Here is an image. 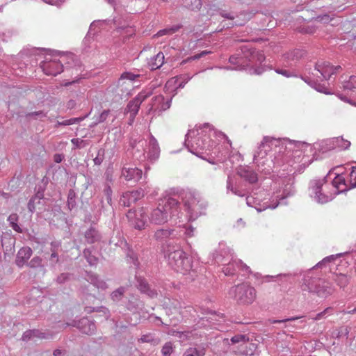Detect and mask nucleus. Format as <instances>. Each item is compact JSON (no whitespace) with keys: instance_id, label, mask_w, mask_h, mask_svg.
Segmentation results:
<instances>
[{"instance_id":"nucleus-32","label":"nucleus","mask_w":356,"mask_h":356,"mask_svg":"<svg viewBox=\"0 0 356 356\" xmlns=\"http://www.w3.org/2000/svg\"><path fill=\"white\" fill-rule=\"evenodd\" d=\"M275 138H270L269 136H264L262 141L259 145V148H263L265 152L268 154V152L271 149V145L274 142Z\"/></svg>"},{"instance_id":"nucleus-5","label":"nucleus","mask_w":356,"mask_h":356,"mask_svg":"<svg viewBox=\"0 0 356 356\" xmlns=\"http://www.w3.org/2000/svg\"><path fill=\"white\" fill-rule=\"evenodd\" d=\"M229 294L241 305H251L257 297L255 289L248 283L232 286Z\"/></svg>"},{"instance_id":"nucleus-58","label":"nucleus","mask_w":356,"mask_h":356,"mask_svg":"<svg viewBox=\"0 0 356 356\" xmlns=\"http://www.w3.org/2000/svg\"><path fill=\"white\" fill-rule=\"evenodd\" d=\"M333 184L337 188H339V184H344L346 185V181L345 179L339 175H337L334 179L333 180Z\"/></svg>"},{"instance_id":"nucleus-13","label":"nucleus","mask_w":356,"mask_h":356,"mask_svg":"<svg viewBox=\"0 0 356 356\" xmlns=\"http://www.w3.org/2000/svg\"><path fill=\"white\" fill-rule=\"evenodd\" d=\"M40 67L47 75L56 76L63 71V65L61 61L44 60L40 63Z\"/></svg>"},{"instance_id":"nucleus-49","label":"nucleus","mask_w":356,"mask_h":356,"mask_svg":"<svg viewBox=\"0 0 356 356\" xmlns=\"http://www.w3.org/2000/svg\"><path fill=\"white\" fill-rule=\"evenodd\" d=\"M138 77H140V74H135L130 72H125L121 74L119 81L124 79L134 81Z\"/></svg>"},{"instance_id":"nucleus-42","label":"nucleus","mask_w":356,"mask_h":356,"mask_svg":"<svg viewBox=\"0 0 356 356\" xmlns=\"http://www.w3.org/2000/svg\"><path fill=\"white\" fill-rule=\"evenodd\" d=\"M71 143L74 145V149H81L89 144L88 140H84L81 138H72Z\"/></svg>"},{"instance_id":"nucleus-28","label":"nucleus","mask_w":356,"mask_h":356,"mask_svg":"<svg viewBox=\"0 0 356 356\" xmlns=\"http://www.w3.org/2000/svg\"><path fill=\"white\" fill-rule=\"evenodd\" d=\"M229 61L231 64L236 65V70H241L245 69V64L242 54H238V56H231L229 58Z\"/></svg>"},{"instance_id":"nucleus-23","label":"nucleus","mask_w":356,"mask_h":356,"mask_svg":"<svg viewBox=\"0 0 356 356\" xmlns=\"http://www.w3.org/2000/svg\"><path fill=\"white\" fill-rule=\"evenodd\" d=\"M238 175L248 181L250 184H254L257 181V174L248 168H241L238 171Z\"/></svg>"},{"instance_id":"nucleus-36","label":"nucleus","mask_w":356,"mask_h":356,"mask_svg":"<svg viewBox=\"0 0 356 356\" xmlns=\"http://www.w3.org/2000/svg\"><path fill=\"white\" fill-rule=\"evenodd\" d=\"M343 88L346 90H353L356 89V76H350L348 81L343 82Z\"/></svg>"},{"instance_id":"nucleus-54","label":"nucleus","mask_w":356,"mask_h":356,"mask_svg":"<svg viewBox=\"0 0 356 356\" xmlns=\"http://www.w3.org/2000/svg\"><path fill=\"white\" fill-rule=\"evenodd\" d=\"M149 97V95H146L143 92L138 93L134 99L136 102V104H140Z\"/></svg>"},{"instance_id":"nucleus-16","label":"nucleus","mask_w":356,"mask_h":356,"mask_svg":"<svg viewBox=\"0 0 356 356\" xmlns=\"http://www.w3.org/2000/svg\"><path fill=\"white\" fill-rule=\"evenodd\" d=\"M136 279L137 288L142 293L146 294L151 298H154L157 296L156 290L152 289L145 278L136 277Z\"/></svg>"},{"instance_id":"nucleus-34","label":"nucleus","mask_w":356,"mask_h":356,"mask_svg":"<svg viewBox=\"0 0 356 356\" xmlns=\"http://www.w3.org/2000/svg\"><path fill=\"white\" fill-rule=\"evenodd\" d=\"M342 254H337L335 255H330L325 257L322 261L318 262L314 268H323L327 264L334 261L337 257H341Z\"/></svg>"},{"instance_id":"nucleus-37","label":"nucleus","mask_w":356,"mask_h":356,"mask_svg":"<svg viewBox=\"0 0 356 356\" xmlns=\"http://www.w3.org/2000/svg\"><path fill=\"white\" fill-rule=\"evenodd\" d=\"M127 258L129 263L133 264L136 268L139 266V261L136 254L132 250H128Z\"/></svg>"},{"instance_id":"nucleus-44","label":"nucleus","mask_w":356,"mask_h":356,"mask_svg":"<svg viewBox=\"0 0 356 356\" xmlns=\"http://www.w3.org/2000/svg\"><path fill=\"white\" fill-rule=\"evenodd\" d=\"M187 6L191 10H200L202 7L201 0H186Z\"/></svg>"},{"instance_id":"nucleus-29","label":"nucleus","mask_w":356,"mask_h":356,"mask_svg":"<svg viewBox=\"0 0 356 356\" xmlns=\"http://www.w3.org/2000/svg\"><path fill=\"white\" fill-rule=\"evenodd\" d=\"M332 144L334 148L338 147L341 149H346L350 147V142L342 137H337L332 139Z\"/></svg>"},{"instance_id":"nucleus-21","label":"nucleus","mask_w":356,"mask_h":356,"mask_svg":"<svg viewBox=\"0 0 356 356\" xmlns=\"http://www.w3.org/2000/svg\"><path fill=\"white\" fill-rule=\"evenodd\" d=\"M86 280L99 289L106 290L108 288L106 282L93 273H87Z\"/></svg>"},{"instance_id":"nucleus-64","label":"nucleus","mask_w":356,"mask_h":356,"mask_svg":"<svg viewBox=\"0 0 356 356\" xmlns=\"http://www.w3.org/2000/svg\"><path fill=\"white\" fill-rule=\"evenodd\" d=\"M65 156L63 154H55L54 155V161L56 163H60L64 159Z\"/></svg>"},{"instance_id":"nucleus-17","label":"nucleus","mask_w":356,"mask_h":356,"mask_svg":"<svg viewBox=\"0 0 356 356\" xmlns=\"http://www.w3.org/2000/svg\"><path fill=\"white\" fill-rule=\"evenodd\" d=\"M314 68L322 75L324 79H330L332 72V65L327 61H318L315 64Z\"/></svg>"},{"instance_id":"nucleus-59","label":"nucleus","mask_w":356,"mask_h":356,"mask_svg":"<svg viewBox=\"0 0 356 356\" xmlns=\"http://www.w3.org/2000/svg\"><path fill=\"white\" fill-rule=\"evenodd\" d=\"M314 89H316L318 92H323V93H325V94H327V95L331 94L330 92L327 91V90L325 88V86L324 85L321 84V83H317V84L315 86Z\"/></svg>"},{"instance_id":"nucleus-52","label":"nucleus","mask_w":356,"mask_h":356,"mask_svg":"<svg viewBox=\"0 0 356 356\" xmlns=\"http://www.w3.org/2000/svg\"><path fill=\"white\" fill-rule=\"evenodd\" d=\"M109 113H110L109 109L103 111V112L99 116L97 117L95 124H97L99 123L104 122L107 119Z\"/></svg>"},{"instance_id":"nucleus-39","label":"nucleus","mask_w":356,"mask_h":356,"mask_svg":"<svg viewBox=\"0 0 356 356\" xmlns=\"http://www.w3.org/2000/svg\"><path fill=\"white\" fill-rule=\"evenodd\" d=\"M104 195L105 196L107 204L110 206L112 204V194L113 191L111 186L108 184H106L104 189Z\"/></svg>"},{"instance_id":"nucleus-9","label":"nucleus","mask_w":356,"mask_h":356,"mask_svg":"<svg viewBox=\"0 0 356 356\" xmlns=\"http://www.w3.org/2000/svg\"><path fill=\"white\" fill-rule=\"evenodd\" d=\"M241 51L243 57L245 67L250 65L261 63L265 60L263 52L256 50L250 44L241 46Z\"/></svg>"},{"instance_id":"nucleus-19","label":"nucleus","mask_w":356,"mask_h":356,"mask_svg":"<svg viewBox=\"0 0 356 356\" xmlns=\"http://www.w3.org/2000/svg\"><path fill=\"white\" fill-rule=\"evenodd\" d=\"M84 238L87 243L93 244L101 241L102 234L95 227L90 226L85 232Z\"/></svg>"},{"instance_id":"nucleus-26","label":"nucleus","mask_w":356,"mask_h":356,"mask_svg":"<svg viewBox=\"0 0 356 356\" xmlns=\"http://www.w3.org/2000/svg\"><path fill=\"white\" fill-rule=\"evenodd\" d=\"M332 280L340 288H345L349 284L350 277L343 273L334 274L332 277Z\"/></svg>"},{"instance_id":"nucleus-38","label":"nucleus","mask_w":356,"mask_h":356,"mask_svg":"<svg viewBox=\"0 0 356 356\" xmlns=\"http://www.w3.org/2000/svg\"><path fill=\"white\" fill-rule=\"evenodd\" d=\"M72 274L70 273H60L56 279V282L59 284H63L69 282L72 278Z\"/></svg>"},{"instance_id":"nucleus-57","label":"nucleus","mask_w":356,"mask_h":356,"mask_svg":"<svg viewBox=\"0 0 356 356\" xmlns=\"http://www.w3.org/2000/svg\"><path fill=\"white\" fill-rule=\"evenodd\" d=\"M275 72L277 74H282V75H283V76H284L286 77H291V76H296L293 72H291L290 71H289L287 70L276 69Z\"/></svg>"},{"instance_id":"nucleus-43","label":"nucleus","mask_w":356,"mask_h":356,"mask_svg":"<svg viewBox=\"0 0 356 356\" xmlns=\"http://www.w3.org/2000/svg\"><path fill=\"white\" fill-rule=\"evenodd\" d=\"M104 156H105V149L103 148H100L97 151L96 157L93 159L95 165H100L104 159Z\"/></svg>"},{"instance_id":"nucleus-24","label":"nucleus","mask_w":356,"mask_h":356,"mask_svg":"<svg viewBox=\"0 0 356 356\" xmlns=\"http://www.w3.org/2000/svg\"><path fill=\"white\" fill-rule=\"evenodd\" d=\"M246 203L248 206L254 207L258 212H261L270 207V204L268 202L261 204L255 197L252 196H248L246 197Z\"/></svg>"},{"instance_id":"nucleus-3","label":"nucleus","mask_w":356,"mask_h":356,"mask_svg":"<svg viewBox=\"0 0 356 356\" xmlns=\"http://www.w3.org/2000/svg\"><path fill=\"white\" fill-rule=\"evenodd\" d=\"M301 289L303 291L316 294L319 298H326L330 296L334 289L332 284L323 278L310 276L309 274L304 276Z\"/></svg>"},{"instance_id":"nucleus-18","label":"nucleus","mask_w":356,"mask_h":356,"mask_svg":"<svg viewBox=\"0 0 356 356\" xmlns=\"http://www.w3.org/2000/svg\"><path fill=\"white\" fill-rule=\"evenodd\" d=\"M171 100L165 101V98L163 95H158L152 99V106L149 109V111L153 108L155 111L159 110V111H163L168 109L170 107Z\"/></svg>"},{"instance_id":"nucleus-8","label":"nucleus","mask_w":356,"mask_h":356,"mask_svg":"<svg viewBox=\"0 0 356 356\" xmlns=\"http://www.w3.org/2000/svg\"><path fill=\"white\" fill-rule=\"evenodd\" d=\"M154 238L161 245L163 252L177 245L178 232L175 229L159 228L154 234Z\"/></svg>"},{"instance_id":"nucleus-46","label":"nucleus","mask_w":356,"mask_h":356,"mask_svg":"<svg viewBox=\"0 0 356 356\" xmlns=\"http://www.w3.org/2000/svg\"><path fill=\"white\" fill-rule=\"evenodd\" d=\"M119 233L117 234L116 236H112L109 240V244L113 245L114 246H122L123 245H127L126 241L123 238H118V235Z\"/></svg>"},{"instance_id":"nucleus-20","label":"nucleus","mask_w":356,"mask_h":356,"mask_svg":"<svg viewBox=\"0 0 356 356\" xmlns=\"http://www.w3.org/2000/svg\"><path fill=\"white\" fill-rule=\"evenodd\" d=\"M159 154L160 148L158 142L154 137L151 136L149 141L148 159L154 162L159 157Z\"/></svg>"},{"instance_id":"nucleus-61","label":"nucleus","mask_w":356,"mask_h":356,"mask_svg":"<svg viewBox=\"0 0 356 356\" xmlns=\"http://www.w3.org/2000/svg\"><path fill=\"white\" fill-rule=\"evenodd\" d=\"M67 354V350L65 349L57 348L53 351V356H65Z\"/></svg>"},{"instance_id":"nucleus-56","label":"nucleus","mask_w":356,"mask_h":356,"mask_svg":"<svg viewBox=\"0 0 356 356\" xmlns=\"http://www.w3.org/2000/svg\"><path fill=\"white\" fill-rule=\"evenodd\" d=\"M305 51L302 50V49H295L293 52H292V58L293 59H300L304 55H305Z\"/></svg>"},{"instance_id":"nucleus-45","label":"nucleus","mask_w":356,"mask_h":356,"mask_svg":"<svg viewBox=\"0 0 356 356\" xmlns=\"http://www.w3.org/2000/svg\"><path fill=\"white\" fill-rule=\"evenodd\" d=\"M17 216L16 214H11L8 217V220L9 221L11 227L13 228L14 230H15L17 232H21V228L16 223L17 221Z\"/></svg>"},{"instance_id":"nucleus-15","label":"nucleus","mask_w":356,"mask_h":356,"mask_svg":"<svg viewBox=\"0 0 356 356\" xmlns=\"http://www.w3.org/2000/svg\"><path fill=\"white\" fill-rule=\"evenodd\" d=\"M142 170L138 168L123 167L122 170V177L133 183L138 182L142 178Z\"/></svg>"},{"instance_id":"nucleus-53","label":"nucleus","mask_w":356,"mask_h":356,"mask_svg":"<svg viewBox=\"0 0 356 356\" xmlns=\"http://www.w3.org/2000/svg\"><path fill=\"white\" fill-rule=\"evenodd\" d=\"M350 184L351 188L356 187V166L352 168L350 173Z\"/></svg>"},{"instance_id":"nucleus-55","label":"nucleus","mask_w":356,"mask_h":356,"mask_svg":"<svg viewBox=\"0 0 356 356\" xmlns=\"http://www.w3.org/2000/svg\"><path fill=\"white\" fill-rule=\"evenodd\" d=\"M236 264L238 269L241 270L242 271H245L247 273H250L251 271L249 266H248L245 264H243L241 260H237V261H236Z\"/></svg>"},{"instance_id":"nucleus-35","label":"nucleus","mask_w":356,"mask_h":356,"mask_svg":"<svg viewBox=\"0 0 356 356\" xmlns=\"http://www.w3.org/2000/svg\"><path fill=\"white\" fill-rule=\"evenodd\" d=\"M204 355L205 350L204 348H189L185 351L183 356H204Z\"/></svg>"},{"instance_id":"nucleus-4","label":"nucleus","mask_w":356,"mask_h":356,"mask_svg":"<svg viewBox=\"0 0 356 356\" xmlns=\"http://www.w3.org/2000/svg\"><path fill=\"white\" fill-rule=\"evenodd\" d=\"M182 200L191 218L196 219L205 213L207 204L198 194L191 191L186 192L183 194Z\"/></svg>"},{"instance_id":"nucleus-41","label":"nucleus","mask_w":356,"mask_h":356,"mask_svg":"<svg viewBox=\"0 0 356 356\" xmlns=\"http://www.w3.org/2000/svg\"><path fill=\"white\" fill-rule=\"evenodd\" d=\"M173 343L170 341L166 342L162 349H161V353L163 356H170L171 353L173 351Z\"/></svg>"},{"instance_id":"nucleus-33","label":"nucleus","mask_w":356,"mask_h":356,"mask_svg":"<svg viewBox=\"0 0 356 356\" xmlns=\"http://www.w3.org/2000/svg\"><path fill=\"white\" fill-rule=\"evenodd\" d=\"M181 27V25H174L170 28H166L162 30H160L157 32V33L155 35L158 37L163 36L164 35H171L172 33H175V32L178 31L179 29Z\"/></svg>"},{"instance_id":"nucleus-62","label":"nucleus","mask_w":356,"mask_h":356,"mask_svg":"<svg viewBox=\"0 0 356 356\" xmlns=\"http://www.w3.org/2000/svg\"><path fill=\"white\" fill-rule=\"evenodd\" d=\"M50 246L51 252H57V250L61 246V243L60 241L51 242Z\"/></svg>"},{"instance_id":"nucleus-6","label":"nucleus","mask_w":356,"mask_h":356,"mask_svg":"<svg viewBox=\"0 0 356 356\" xmlns=\"http://www.w3.org/2000/svg\"><path fill=\"white\" fill-rule=\"evenodd\" d=\"M185 140V145L193 154L205 159L204 155H209L212 149L213 142L208 136H199L193 140H189L188 134Z\"/></svg>"},{"instance_id":"nucleus-25","label":"nucleus","mask_w":356,"mask_h":356,"mask_svg":"<svg viewBox=\"0 0 356 356\" xmlns=\"http://www.w3.org/2000/svg\"><path fill=\"white\" fill-rule=\"evenodd\" d=\"M164 63V55L162 52H159L156 56L151 58L148 63L152 70L160 68Z\"/></svg>"},{"instance_id":"nucleus-1","label":"nucleus","mask_w":356,"mask_h":356,"mask_svg":"<svg viewBox=\"0 0 356 356\" xmlns=\"http://www.w3.org/2000/svg\"><path fill=\"white\" fill-rule=\"evenodd\" d=\"M179 201L173 197L161 200L158 207L150 213V222L154 225H163L169 220L179 218L180 213Z\"/></svg>"},{"instance_id":"nucleus-50","label":"nucleus","mask_w":356,"mask_h":356,"mask_svg":"<svg viewBox=\"0 0 356 356\" xmlns=\"http://www.w3.org/2000/svg\"><path fill=\"white\" fill-rule=\"evenodd\" d=\"M45 116L46 113L42 111L28 113L27 114H26V118H33L35 120L38 118H44Z\"/></svg>"},{"instance_id":"nucleus-22","label":"nucleus","mask_w":356,"mask_h":356,"mask_svg":"<svg viewBox=\"0 0 356 356\" xmlns=\"http://www.w3.org/2000/svg\"><path fill=\"white\" fill-rule=\"evenodd\" d=\"M216 259L217 260L218 262H221L222 264V272L225 275H233L235 274L236 269H238L237 266L236 264V261H237V260H232L231 261H229L228 264H224L223 257L217 256Z\"/></svg>"},{"instance_id":"nucleus-30","label":"nucleus","mask_w":356,"mask_h":356,"mask_svg":"<svg viewBox=\"0 0 356 356\" xmlns=\"http://www.w3.org/2000/svg\"><path fill=\"white\" fill-rule=\"evenodd\" d=\"M127 291V288L124 286H120L111 293V298L114 302L120 301L124 297V293Z\"/></svg>"},{"instance_id":"nucleus-47","label":"nucleus","mask_w":356,"mask_h":356,"mask_svg":"<svg viewBox=\"0 0 356 356\" xmlns=\"http://www.w3.org/2000/svg\"><path fill=\"white\" fill-rule=\"evenodd\" d=\"M41 258L40 257H35L27 264V266L33 268H41Z\"/></svg>"},{"instance_id":"nucleus-14","label":"nucleus","mask_w":356,"mask_h":356,"mask_svg":"<svg viewBox=\"0 0 356 356\" xmlns=\"http://www.w3.org/2000/svg\"><path fill=\"white\" fill-rule=\"evenodd\" d=\"M47 181H44L42 179L39 184H38L35 188V195L33 197L28 203V209L31 212H33L35 210L34 205L36 200L44 199V192L46 190Z\"/></svg>"},{"instance_id":"nucleus-2","label":"nucleus","mask_w":356,"mask_h":356,"mask_svg":"<svg viewBox=\"0 0 356 356\" xmlns=\"http://www.w3.org/2000/svg\"><path fill=\"white\" fill-rule=\"evenodd\" d=\"M164 254L168 264L175 271L185 274L193 269L191 258L188 257L185 252L179 248L178 244L172 248H168Z\"/></svg>"},{"instance_id":"nucleus-63","label":"nucleus","mask_w":356,"mask_h":356,"mask_svg":"<svg viewBox=\"0 0 356 356\" xmlns=\"http://www.w3.org/2000/svg\"><path fill=\"white\" fill-rule=\"evenodd\" d=\"M191 332L188 331L185 332H177L175 336L178 337L180 339H186L189 337Z\"/></svg>"},{"instance_id":"nucleus-40","label":"nucleus","mask_w":356,"mask_h":356,"mask_svg":"<svg viewBox=\"0 0 356 356\" xmlns=\"http://www.w3.org/2000/svg\"><path fill=\"white\" fill-rule=\"evenodd\" d=\"M33 337L44 338V334L40 332L38 330H27L24 332V339H31Z\"/></svg>"},{"instance_id":"nucleus-31","label":"nucleus","mask_w":356,"mask_h":356,"mask_svg":"<svg viewBox=\"0 0 356 356\" xmlns=\"http://www.w3.org/2000/svg\"><path fill=\"white\" fill-rule=\"evenodd\" d=\"M83 254L90 266L97 264L98 259L92 254V250L90 248H86L83 252Z\"/></svg>"},{"instance_id":"nucleus-51","label":"nucleus","mask_w":356,"mask_h":356,"mask_svg":"<svg viewBox=\"0 0 356 356\" xmlns=\"http://www.w3.org/2000/svg\"><path fill=\"white\" fill-rule=\"evenodd\" d=\"M267 155V153L263 148H259L258 147V149L254 154L253 161L254 163H257L258 159H264Z\"/></svg>"},{"instance_id":"nucleus-60","label":"nucleus","mask_w":356,"mask_h":356,"mask_svg":"<svg viewBox=\"0 0 356 356\" xmlns=\"http://www.w3.org/2000/svg\"><path fill=\"white\" fill-rule=\"evenodd\" d=\"M32 250L30 247H24V264L25 259H29L32 255Z\"/></svg>"},{"instance_id":"nucleus-7","label":"nucleus","mask_w":356,"mask_h":356,"mask_svg":"<svg viewBox=\"0 0 356 356\" xmlns=\"http://www.w3.org/2000/svg\"><path fill=\"white\" fill-rule=\"evenodd\" d=\"M328 185L325 179H313L309 182V195L318 203L325 204L331 201L334 196V193L327 191Z\"/></svg>"},{"instance_id":"nucleus-12","label":"nucleus","mask_w":356,"mask_h":356,"mask_svg":"<svg viewBox=\"0 0 356 356\" xmlns=\"http://www.w3.org/2000/svg\"><path fill=\"white\" fill-rule=\"evenodd\" d=\"M66 326L77 327L83 334L92 335L96 332V325L93 321L88 318H82L79 321L73 320L70 323H66Z\"/></svg>"},{"instance_id":"nucleus-10","label":"nucleus","mask_w":356,"mask_h":356,"mask_svg":"<svg viewBox=\"0 0 356 356\" xmlns=\"http://www.w3.org/2000/svg\"><path fill=\"white\" fill-rule=\"evenodd\" d=\"M127 218L131 225L135 229L142 230L145 229L147 221V216L143 208L139 210L130 209L127 213Z\"/></svg>"},{"instance_id":"nucleus-48","label":"nucleus","mask_w":356,"mask_h":356,"mask_svg":"<svg viewBox=\"0 0 356 356\" xmlns=\"http://www.w3.org/2000/svg\"><path fill=\"white\" fill-rule=\"evenodd\" d=\"M249 341L248 337L245 334H236L232 337V343H238L240 342L245 343Z\"/></svg>"},{"instance_id":"nucleus-27","label":"nucleus","mask_w":356,"mask_h":356,"mask_svg":"<svg viewBox=\"0 0 356 356\" xmlns=\"http://www.w3.org/2000/svg\"><path fill=\"white\" fill-rule=\"evenodd\" d=\"M140 105L136 104V102L133 99L127 105L124 113L131 114V117H132V120H134L136 115L138 113Z\"/></svg>"},{"instance_id":"nucleus-11","label":"nucleus","mask_w":356,"mask_h":356,"mask_svg":"<svg viewBox=\"0 0 356 356\" xmlns=\"http://www.w3.org/2000/svg\"><path fill=\"white\" fill-rule=\"evenodd\" d=\"M144 195L145 191L141 188L131 191H127L120 197L119 204L124 207H129L138 200L143 198Z\"/></svg>"}]
</instances>
